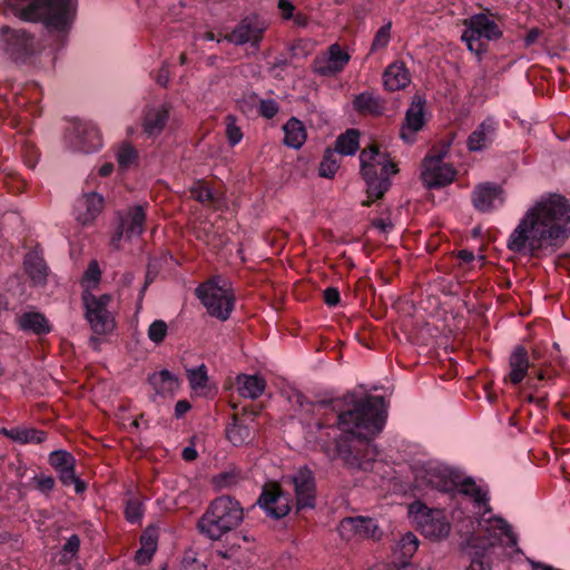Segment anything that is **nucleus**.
<instances>
[{
  "label": "nucleus",
  "mask_w": 570,
  "mask_h": 570,
  "mask_svg": "<svg viewBox=\"0 0 570 570\" xmlns=\"http://www.w3.org/2000/svg\"><path fill=\"white\" fill-rule=\"evenodd\" d=\"M294 397L302 413L309 416L306 422L311 429L335 431L336 426L343 433L335 438L333 450L326 440L320 438L330 459L340 458L352 469H370L379 454L373 440L383 431L387 416L383 396L355 399L354 394H347L344 402L352 406L346 411H342L338 400L311 402L302 393H296Z\"/></svg>",
  "instance_id": "nucleus-1"
},
{
  "label": "nucleus",
  "mask_w": 570,
  "mask_h": 570,
  "mask_svg": "<svg viewBox=\"0 0 570 570\" xmlns=\"http://www.w3.org/2000/svg\"><path fill=\"white\" fill-rule=\"evenodd\" d=\"M100 268L96 261H91L85 272V279L92 283H98L100 279Z\"/></svg>",
  "instance_id": "nucleus-56"
},
{
  "label": "nucleus",
  "mask_w": 570,
  "mask_h": 570,
  "mask_svg": "<svg viewBox=\"0 0 570 570\" xmlns=\"http://www.w3.org/2000/svg\"><path fill=\"white\" fill-rule=\"evenodd\" d=\"M226 122V136L228 144L234 147L237 144H239L243 139V131L242 129L236 125V117L233 115H227L225 118Z\"/></svg>",
  "instance_id": "nucleus-44"
},
{
  "label": "nucleus",
  "mask_w": 570,
  "mask_h": 570,
  "mask_svg": "<svg viewBox=\"0 0 570 570\" xmlns=\"http://www.w3.org/2000/svg\"><path fill=\"white\" fill-rule=\"evenodd\" d=\"M190 410V403L186 400H179L175 405V416H184Z\"/></svg>",
  "instance_id": "nucleus-59"
},
{
  "label": "nucleus",
  "mask_w": 570,
  "mask_h": 570,
  "mask_svg": "<svg viewBox=\"0 0 570 570\" xmlns=\"http://www.w3.org/2000/svg\"><path fill=\"white\" fill-rule=\"evenodd\" d=\"M104 197L98 193H86L77 198L73 206L76 220L86 226L92 224L104 208Z\"/></svg>",
  "instance_id": "nucleus-22"
},
{
  "label": "nucleus",
  "mask_w": 570,
  "mask_h": 570,
  "mask_svg": "<svg viewBox=\"0 0 570 570\" xmlns=\"http://www.w3.org/2000/svg\"><path fill=\"white\" fill-rule=\"evenodd\" d=\"M67 144L72 150L91 154L100 149L102 139L95 124L75 121L67 135Z\"/></svg>",
  "instance_id": "nucleus-13"
},
{
  "label": "nucleus",
  "mask_w": 570,
  "mask_h": 570,
  "mask_svg": "<svg viewBox=\"0 0 570 570\" xmlns=\"http://www.w3.org/2000/svg\"><path fill=\"white\" fill-rule=\"evenodd\" d=\"M289 479L294 487L297 510L313 509L316 501V483L313 471L304 465Z\"/></svg>",
  "instance_id": "nucleus-17"
},
{
  "label": "nucleus",
  "mask_w": 570,
  "mask_h": 570,
  "mask_svg": "<svg viewBox=\"0 0 570 570\" xmlns=\"http://www.w3.org/2000/svg\"><path fill=\"white\" fill-rule=\"evenodd\" d=\"M35 487L37 490H39L41 493H49L53 490L55 487V479L50 475H35L33 476Z\"/></svg>",
  "instance_id": "nucleus-49"
},
{
  "label": "nucleus",
  "mask_w": 570,
  "mask_h": 570,
  "mask_svg": "<svg viewBox=\"0 0 570 570\" xmlns=\"http://www.w3.org/2000/svg\"><path fill=\"white\" fill-rule=\"evenodd\" d=\"M288 66H289V59L285 55H279L272 62L271 69L272 70H277V69L284 70Z\"/></svg>",
  "instance_id": "nucleus-60"
},
{
  "label": "nucleus",
  "mask_w": 570,
  "mask_h": 570,
  "mask_svg": "<svg viewBox=\"0 0 570 570\" xmlns=\"http://www.w3.org/2000/svg\"><path fill=\"white\" fill-rule=\"evenodd\" d=\"M170 108L167 105H160L149 108L142 120L144 131L148 136H158L164 130L169 119Z\"/></svg>",
  "instance_id": "nucleus-26"
},
{
  "label": "nucleus",
  "mask_w": 570,
  "mask_h": 570,
  "mask_svg": "<svg viewBox=\"0 0 570 570\" xmlns=\"http://www.w3.org/2000/svg\"><path fill=\"white\" fill-rule=\"evenodd\" d=\"M383 86L387 91L404 89L410 83V73L404 62H393L383 72Z\"/></svg>",
  "instance_id": "nucleus-28"
},
{
  "label": "nucleus",
  "mask_w": 570,
  "mask_h": 570,
  "mask_svg": "<svg viewBox=\"0 0 570 570\" xmlns=\"http://www.w3.org/2000/svg\"><path fill=\"white\" fill-rule=\"evenodd\" d=\"M2 433L14 442L21 444H38L43 442L47 438V433L45 431L28 428H12L10 430L3 428Z\"/></svg>",
  "instance_id": "nucleus-34"
},
{
  "label": "nucleus",
  "mask_w": 570,
  "mask_h": 570,
  "mask_svg": "<svg viewBox=\"0 0 570 570\" xmlns=\"http://www.w3.org/2000/svg\"><path fill=\"white\" fill-rule=\"evenodd\" d=\"M530 368H532V366L527 348L522 345H517L510 354L509 372L504 381L518 385L525 379Z\"/></svg>",
  "instance_id": "nucleus-24"
},
{
  "label": "nucleus",
  "mask_w": 570,
  "mask_h": 570,
  "mask_svg": "<svg viewBox=\"0 0 570 570\" xmlns=\"http://www.w3.org/2000/svg\"><path fill=\"white\" fill-rule=\"evenodd\" d=\"M125 514H126V519L129 522H131V523L138 522L142 517L141 504L134 500L128 501L127 505L125 508Z\"/></svg>",
  "instance_id": "nucleus-48"
},
{
  "label": "nucleus",
  "mask_w": 570,
  "mask_h": 570,
  "mask_svg": "<svg viewBox=\"0 0 570 570\" xmlns=\"http://www.w3.org/2000/svg\"><path fill=\"white\" fill-rule=\"evenodd\" d=\"M23 267L35 286L46 285L49 268L39 252L28 253L23 259Z\"/></svg>",
  "instance_id": "nucleus-27"
},
{
  "label": "nucleus",
  "mask_w": 570,
  "mask_h": 570,
  "mask_svg": "<svg viewBox=\"0 0 570 570\" xmlns=\"http://www.w3.org/2000/svg\"><path fill=\"white\" fill-rule=\"evenodd\" d=\"M569 235L570 204L561 195L549 194L525 212L507 247L513 253L537 256L541 250L560 247Z\"/></svg>",
  "instance_id": "nucleus-2"
},
{
  "label": "nucleus",
  "mask_w": 570,
  "mask_h": 570,
  "mask_svg": "<svg viewBox=\"0 0 570 570\" xmlns=\"http://www.w3.org/2000/svg\"><path fill=\"white\" fill-rule=\"evenodd\" d=\"M191 197L200 204H210L215 202L213 190L205 184L198 183L190 189Z\"/></svg>",
  "instance_id": "nucleus-47"
},
{
  "label": "nucleus",
  "mask_w": 570,
  "mask_h": 570,
  "mask_svg": "<svg viewBox=\"0 0 570 570\" xmlns=\"http://www.w3.org/2000/svg\"><path fill=\"white\" fill-rule=\"evenodd\" d=\"M498 121L493 117L485 118L475 130H473L466 146L470 151H480L490 145L497 135Z\"/></svg>",
  "instance_id": "nucleus-25"
},
{
  "label": "nucleus",
  "mask_w": 570,
  "mask_h": 570,
  "mask_svg": "<svg viewBox=\"0 0 570 570\" xmlns=\"http://www.w3.org/2000/svg\"><path fill=\"white\" fill-rule=\"evenodd\" d=\"M450 142H444L441 146L433 147L424 159L439 160L438 163H444L445 157L449 154Z\"/></svg>",
  "instance_id": "nucleus-52"
},
{
  "label": "nucleus",
  "mask_w": 570,
  "mask_h": 570,
  "mask_svg": "<svg viewBox=\"0 0 570 570\" xmlns=\"http://www.w3.org/2000/svg\"><path fill=\"white\" fill-rule=\"evenodd\" d=\"M284 498L279 488L276 485L271 487L269 489H264L262 494L259 495L257 503L267 515L274 519H281L289 512L291 508L288 501H284V503L277 505V509H269L272 501H278V499Z\"/></svg>",
  "instance_id": "nucleus-30"
},
{
  "label": "nucleus",
  "mask_w": 570,
  "mask_h": 570,
  "mask_svg": "<svg viewBox=\"0 0 570 570\" xmlns=\"http://www.w3.org/2000/svg\"><path fill=\"white\" fill-rule=\"evenodd\" d=\"M465 26L466 29L462 35V40L479 59L487 51V43L483 40H498L502 37L498 23L487 13L473 14L465 21Z\"/></svg>",
  "instance_id": "nucleus-8"
},
{
  "label": "nucleus",
  "mask_w": 570,
  "mask_h": 570,
  "mask_svg": "<svg viewBox=\"0 0 570 570\" xmlns=\"http://www.w3.org/2000/svg\"><path fill=\"white\" fill-rule=\"evenodd\" d=\"M181 456L185 461H193L197 458V451L194 446H186L181 452Z\"/></svg>",
  "instance_id": "nucleus-64"
},
{
  "label": "nucleus",
  "mask_w": 570,
  "mask_h": 570,
  "mask_svg": "<svg viewBox=\"0 0 570 570\" xmlns=\"http://www.w3.org/2000/svg\"><path fill=\"white\" fill-rule=\"evenodd\" d=\"M361 175L367 186L368 202L363 205L380 199L391 187L390 177L397 173V167L389 159L387 154L382 153L376 145L364 148L360 154Z\"/></svg>",
  "instance_id": "nucleus-5"
},
{
  "label": "nucleus",
  "mask_w": 570,
  "mask_h": 570,
  "mask_svg": "<svg viewBox=\"0 0 570 570\" xmlns=\"http://www.w3.org/2000/svg\"><path fill=\"white\" fill-rule=\"evenodd\" d=\"M439 160L423 159V170L421 174L423 185L428 189H438L453 183L456 170L448 163H438Z\"/></svg>",
  "instance_id": "nucleus-19"
},
{
  "label": "nucleus",
  "mask_w": 570,
  "mask_h": 570,
  "mask_svg": "<svg viewBox=\"0 0 570 570\" xmlns=\"http://www.w3.org/2000/svg\"><path fill=\"white\" fill-rule=\"evenodd\" d=\"M226 436L235 446H239L250 439V430L234 417V422L226 429Z\"/></svg>",
  "instance_id": "nucleus-40"
},
{
  "label": "nucleus",
  "mask_w": 570,
  "mask_h": 570,
  "mask_svg": "<svg viewBox=\"0 0 570 570\" xmlns=\"http://www.w3.org/2000/svg\"><path fill=\"white\" fill-rule=\"evenodd\" d=\"M340 164L341 158L335 149L327 148L320 164V176L325 178H333L340 168Z\"/></svg>",
  "instance_id": "nucleus-39"
},
{
  "label": "nucleus",
  "mask_w": 570,
  "mask_h": 570,
  "mask_svg": "<svg viewBox=\"0 0 570 570\" xmlns=\"http://www.w3.org/2000/svg\"><path fill=\"white\" fill-rule=\"evenodd\" d=\"M148 381L155 389L156 393L160 395L171 393L178 386L177 379L167 370L153 373L149 375Z\"/></svg>",
  "instance_id": "nucleus-36"
},
{
  "label": "nucleus",
  "mask_w": 570,
  "mask_h": 570,
  "mask_svg": "<svg viewBox=\"0 0 570 570\" xmlns=\"http://www.w3.org/2000/svg\"><path fill=\"white\" fill-rule=\"evenodd\" d=\"M373 226L382 233H387L393 228V224L389 219L379 218L373 222Z\"/></svg>",
  "instance_id": "nucleus-61"
},
{
  "label": "nucleus",
  "mask_w": 570,
  "mask_h": 570,
  "mask_svg": "<svg viewBox=\"0 0 570 570\" xmlns=\"http://www.w3.org/2000/svg\"><path fill=\"white\" fill-rule=\"evenodd\" d=\"M283 142L289 148L299 149L306 141L307 134L304 124L295 118H289L283 126Z\"/></svg>",
  "instance_id": "nucleus-31"
},
{
  "label": "nucleus",
  "mask_w": 570,
  "mask_h": 570,
  "mask_svg": "<svg viewBox=\"0 0 570 570\" xmlns=\"http://www.w3.org/2000/svg\"><path fill=\"white\" fill-rule=\"evenodd\" d=\"M420 485L435 489L440 492H451L458 488L460 474L449 466L429 463L416 475Z\"/></svg>",
  "instance_id": "nucleus-12"
},
{
  "label": "nucleus",
  "mask_w": 570,
  "mask_h": 570,
  "mask_svg": "<svg viewBox=\"0 0 570 570\" xmlns=\"http://www.w3.org/2000/svg\"><path fill=\"white\" fill-rule=\"evenodd\" d=\"M168 326L165 321L156 320L154 321L147 331L148 338L155 343L160 344L167 336Z\"/></svg>",
  "instance_id": "nucleus-45"
},
{
  "label": "nucleus",
  "mask_w": 570,
  "mask_h": 570,
  "mask_svg": "<svg viewBox=\"0 0 570 570\" xmlns=\"http://www.w3.org/2000/svg\"><path fill=\"white\" fill-rule=\"evenodd\" d=\"M479 525L484 532V537L480 543L478 542L479 538L471 537L468 539V547L476 550L466 570H491L490 562L485 560V550L500 541V534H498L497 531H500L501 534L507 537L509 547L513 548L518 542V538L511 525L500 517L480 522Z\"/></svg>",
  "instance_id": "nucleus-6"
},
{
  "label": "nucleus",
  "mask_w": 570,
  "mask_h": 570,
  "mask_svg": "<svg viewBox=\"0 0 570 570\" xmlns=\"http://www.w3.org/2000/svg\"><path fill=\"white\" fill-rule=\"evenodd\" d=\"M540 36V30L537 28L531 29L524 37V45L530 47L533 45Z\"/></svg>",
  "instance_id": "nucleus-63"
},
{
  "label": "nucleus",
  "mask_w": 570,
  "mask_h": 570,
  "mask_svg": "<svg viewBox=\"0 0 570 570\" xmlns=\"http://www.w3.org/2000/svg\"><path fill=\"white\" fill-rule=\"evenodd\" d=\"M391 29H392V22L387 21L385 24H383L374 36V39L372 41L371 50L376 51L380 49L385 48L391 39Z\"/></svg>",
  "instance_id": "nucleus-46"
},
{
  "label": "nucleus",
  "mask_w": 570,
  "mask_h": 570,
  "mask_svg": "<svg viewBox=\"0 0 570 570\" xmlns=\"http://www.w3.org/2000/svg\"><path fill=\"white\" fill-rule=\"evenodd\" d=\"M243 519L240 503L228 495H222L212 501L198 520L197 527L202 534L216 541L236 529Z\"/></svg>",
  "instance_id": "nucleus-4"
},
{
  "label": "nucleus",
  "mask_w": 570,
  "mask_h": 570,
  "mask_svg": "<svg viewBox=\"0 0 570 570\" xmlns=\"http://www.w3.org/2000/svg\"><path fill=\"white\" fill-rule=\"evenodd\" d=\"M324 302L328 306H336L340 303V292L335 287H327L323 292Z\"/></svg>",
  "instance_id": "nucleus-57"
},
{
  "label": "nucleus",
  "mask_w": 570,
  "mask_h": 570,
  "mask_svg": "<svg viewBox=\"0 0 570 570\" xmlns=\"http://www.w3.org/2000/svg\"><path fill=\"white\" fill-rule=\"evenodd\" d=\"M111 301L112 297L109 294L98 296L89 292L82 294L85 317L96 334H109L115 328V318L108 309Z\"/></svg>",
  "instance_id": "nucleus-9"
},
{
  "label": "nucleus",
  "mask_w": 570,
  "mask_h": 570,
  "mask_svg": "<svg viewBox=\"0 0 570 570\" xmlns=\"http://www.w3.org/2000/svg\"><path fill=\"white\" fill-rule=\"evenodd\" d=\"M409 511L424 537L440 540L449 535L451 524L442 510L429 509L421 502H414Z\"/></svg>",
  "instance_id": "nucleus-10"
},
{
  "label": "nucleus",
  "mask_w": 570,
  "mask_h": 570,
  "mask_svg": "<svg viewBox=\"0 0 570 570\" xmlns=\"http://www.w3.org/2000/svg\"><path fill=\"white\" fill-rule=\"evenodd\" d=\"M50 465L57 471L59 480L66 487L73 484L76 493H82L86 490V484L76 476L75 456L65 450H56L49 454L48 459Z\"/></svg>",
  "instance_id": "nucleus-18"
},
{
  "label": "nucleus",
  "mask_w": 570,
  "mask_h": 570,
  "mask_svg": "<svg viewBox=\"0 0 570 570\" xmlns=\"http://www.w3.org/2000/svg\"><path fill=\"white\" fill-rule=\"evenodd\" d=\"M266 29L267 23L263 18L258 14H249L243 18L223 39L235 46L250 43L252 47L258 49Z\"/></svg>",
  "instance_id": "nucleus-11"
},
{
  "label": "nucleus",
  "mask_w": 570,
  "mask_h": 570,
  "mask_svg": "<svg viewBox=\"0 0 570 570\" xmlns=\"http://www.w3.org/2000/svg\"><path fill=\"white\" fill-rule=\"evenodd\" d=\"M277 8L281 11V16L284 20H291L296 12V8L291 0H278Z\"/></svg>",
  "instance_id": "nucleus-54"
},
{
  "label": "nucleus",
  "mask_w": 570,
  "mask_h": 570,
  "mask_svg": "<svg viewBox=\"0 0 570 570\" xmlns=\"http://www.w3.org/2000/svg\"><path fill=\"white\" fill-rule=\"evenodd\" d=\"M242 479V473L239 470L232 469L228 471H224L213 478V483L218 489L229 488L232 485L237 484Z\"/></svg>",
  "instance_id": "nucleus-42"
},
{
  "label": "nucleus",
  "mask_w": 570,
  "mask_h": 570,
  "mask_svg": "<svg viewBox=\"0 0 570 570\" xmlns=\"http://www.w3.org/2000/svg\"><path fill=\"white\" fill-rule=\"evenodd\" d=\"M340 535L345 540L358 539H380L381 531L372 518L356 517L345 518L338 525Z\"/></svg>",
  "instance_id": "nucleus-21"
},
{
  "label": "nucleus",
  "mask_w": 570,
  "mask_h": 570,
  "mask_svg": "<svg viewBox=\"0 0 570 570\" xmlns=\"http://www.w3.org/2000/svg\"><path fill=\"white\" fill-rule=\"evenodd\" d=\"M296 27L305 28L308 24V18L301 11H296L294 17L291 18Z\"/></svg>",
  "instance_id": "nucleus-62"
},
{
  "label": "nucleus",
  "mask_w": 570,
  "mask_h": 570,
  "mask_svg": "<svg viewBox=\"0 0 570 570\" xmlns=\"http://www.w3.org/2000/svg\"><path fill=\"white\" fill-rule=\"evenodd\" d=\"M187 377L191 389L196 390L205 387L208 381L206 366L202 364L198 367L188 370Z\"/></svg>",
  "instance_id": "nucleus-43"
},
{
  "label": "nucleus",
  "mask_w": 570,
  "mask_h": 570,
  "mask_svg": "<svg viewBox=\"0 0 570 570\" xmlns=\"http://www.w3.org/2000/svg\"><path fill=\"white\" fill-rule=\"evenodd\" d=\"M141 547L148 548L149 550L157 549V533L155 529H146L140 538Z\"/></svg>",
  "instance_id": "nucleus-53"
},
{
  "label": "nucleus",
  "mask_w": 570,
  "mask_h": 570,
  "mask_svg": "<svg viewBox=\"0 0 570 570\" xmlns=\"http://www.w3.org/2000/svg\"><path fill=\"white\" fill-rule=\"evenodd\" d=\"M7 8L26 22H43L48 29L66 31L73 19L71 0H6Z\"/></svg>",
  "instance_id": "nucleus-3"
},
{
  "label": "nucleus",
  "mask_w": 570,
  "mask_h": 570,
  "mask_svg": "<svg viewBox=\"0 0 570 570\" xmlns=\"http://www.w3.org/2000/svg\"><path fill=\"white\" fill-rule=\"evenodd\" d=\"M18 325L22 331L42 335L50 332V325L43 314L27 312L18 317Z\"/></svg>",
  "instance_id": "nucleus-33"
},
{
  "label": "nucleus",
  "mask_w": 570,
  "mask_h": 570,
  "mask_svg": "<svg viewBox=\"0 0 570 570\" xmlns=\"http://www.w3.org/2000/svg\"><path fill=\"white\" fill-rule=\"evenodd\" d=\"M117 218L118 226L110 239V246L116 249L120 247V240L124 236L130 239L142 234L146 222V212L144 206L136 205L128 208L126 213H117Z\"/></svg>",
  "instance_id": "nucleus-14"
},
{
  "label": "nucleus",
  "mask_w": 570,
  "mask_h": 570,
  "mask_svg": "<svg viewBox=\"0 0 570 570\" xmlns=\"http://www.w3.org/2000/svg\"><path fill=\"white\" fill-rule=\"evenodd\" d=\"M80 547V538L77 534L70 535L62 547L63 557L72 559L77 556Z\"/></svg>",
  "instance_id": "nucleus-50"
},
{
  "label": "nucleus",
  "mask_w": 570,
  "mask_h": 570,
  "mask_svg": "<svg viewBox=\"0 0 570 570\" xmlns=\"http://www.w3.org/2000/svg\"><path fill=\"white\" fill-rule=\"evenodd\" d=\"M419 539L412 532H406L394 548L395 559L403 566L407 564L419 548Z\"/></svg>",
  "instance_id": "nucleus-35"
},
{
  "label": "nucleus",
  "mask_w": 570,
  "mask_h": 570,
  "mask_svg": "<svg viewBox=\"0 0 570 570\" xmlns=\"http://www.w3.org/2000/svg\"><path fill=\"white\" fill-rule=\"evenodd\" d=\"M278 104L274 99H263L259 104V114L266 119L274 118L278 112Z\"/></svg>",
  "instance_id": "nucleus-51"
},
{
  "label": "nucleus",
  "mask_w": 570,
  "mask_h": 570,
  "mask_svg": "<svg viewBox=\"0 0 570 570\" xmlns=\"http://www.w3.org/2000/svg\"><path fill=\"white\" fill-rule=\"evenodd\" d=\"M220 279H212L196 289V295L206 307L208 314L220 321L229 318L234 309L235 295L228 284Z\"/></svg>",
  "instance_id": "nucleus-7"
},
{
  "label": "nucleus",
  "mask_w": 570,
  "mask_h": 570,
  "mask_svg": "<svg viewBox=\"0 0 570 570\" xmlns=\"http://www.w3.org/2000/svg\"><path fill=\"white\" fill-rule=\"evenodd\" d=\"M1 33L4 35V51L16 62H26L36 53L37 45L35 37L24 29H10L2 27Z\"/></svg>",
  "instance_id": "nucleus-15"
},
{
  "label": "nucleus",
  "mask_w": 570,
  "mask_h": 570,
  "mask_svg": "<svg viewBox=\"0 0 570 570\" xmlns=\"http://www.w3.org/2000/svg\"><path fill=\"white\" fill-rule=\"evenodd\" d=\"M353 108L361 115L381 116L386 108V101L373 92L364 91L355 96Z\"/></svg>",
  "instance_id": "nucleus-29"
},
{
  "label": "nucleus",
  "mask_w": 570,
  "mask_h": 570,
  "mask_svg": "<svg viewBox=\"0 0 570 570\" xmlns=\"http://www.w3.org/2000/svg\"><path fill=\"white\" fill-rule=\"evenodd\" d=\"M504 200V190L494 183L479 184L471 194L472 205L480 213H490L502 206Z\"/></svg>",
  "instance_id": "nucleus-20"
},
{
  "label": "nucleus",
  "mask_w": 570,
  "mask_h": 570,
  "mask_svg": "<svg viewBox=\"0 0 570 570\" xmlns=\"http://www.w3.org/2000/svg\"><path fill=\"white\" fill-rule=\"evenodd\" d=\"M178 570H207L206 564L196 558L185 557Z\"/></svg>",
  "instance_id": "nucleus-55"
},
{
  "label": "nucleus",
  "mask_w": 570,
  "mask_h": 570,
  "mask_svg": "<svg viewBox=\"0 0 570 570\" xmlns=\"http://www.w3.org/2000/svg\"><path fill=\"white\" fill-rule=\"evenodd\" d=\"M424 104L425 100L421 96L415 95L406 110L404 125L401 129V138L406 142H413L414 135L424 125Z\"/></svg>",
  "instance_id": "nucleus-23"
},
{
  "label": "nucleus",
  "mask_w": 570,
  "mask_h": 570,
  "mask_svg": "<svg viewBox=\"0 0 570 570\" xmlns=\"http://www.w3.org/2000/svg\"><path fill=\"white\" fill-rule=\"evenodd\" d=\"M458 487H460L459 492L470 497L478 507L488 504V492L479 487L471 476L460 479Z\"/></svg>",
  "instance_id": "nucleus-37"
},
{
  "label": "nucleus",
  "mask_w": 570,
  "mask_h": 570,
  "mask_svg": "<svg viewBox=\"0 0 570 570\" xmlns=\"http://www.w3.org/2000/svg\"><path fill=\"white\" fill-rule=\"evenodd\" d=\"M237 390L243 397L255 400L266 387V381L259 375L240 374L236 377Z\"/></svg>",
  "instance_id": "nucleus-32"
},
{
  "label": "nucleus",
  "mask_w": 570,
  "mask_h": 570,
  "mask_svg": "<svg viewBox=\"0 0 570 570\" xmlns=\"http://www.w3.org/2000/svg\"><path fill=\"white\" fill-rule=\"evenodd\" d=\"M358 147V131L356 129H348L337 137L334 149L338 155L352 156L357 151Z\"/></svg>",
  "instance_id": "nucleus-38"
},
{
  "label": "nucleus",
  "mask_w": 570,
  "mask_h": 570,
  "mask_svg": "<svg viewBox=\"0 0 570 570\" xmlns=\"http://www.w3.org/2000/svg\"><path fill=\"white\" fill-rule=\"evenodd\" d=\"M351 60V56L338 43L331 45L327 50L313 60V72L322 77H333L342 72Z\"/></svg>",
  "instance_id": "nucleus-16"
},
{
  "label": "nucleus",
  "mask_w": 570,
  "mask_h": 570,
  "mask_svg": "<svg viewBox=\"0 0 570 570\" xmlns=\"http://www.w3.org/2000/svg\"><path fill=\"white\" fill-rule=\"evenodd\" d=\"M116 159L120 168L127 169L138 160V151L131 144L122 142L116 150Z\"/></svg>",
  "instance_id": "nucleus-41"
},
{
  "label": "nucleus",
  "mask_w": 570,
  "mask_h": 570,
  "mask_svg": "<svg viewBox=\"0 0 570 570\" xmlns=\"http://www.w3.org/2000/svg\"><path fill=\"white\" fill-rule=\"evenodd\" d=\"M155 551L156 550H149L148 548L140 547V549L135 553V560L139 564H146L151 560Z\"/></svg>",
  "instance_id": "nucleus-58"
}]
</instances>
